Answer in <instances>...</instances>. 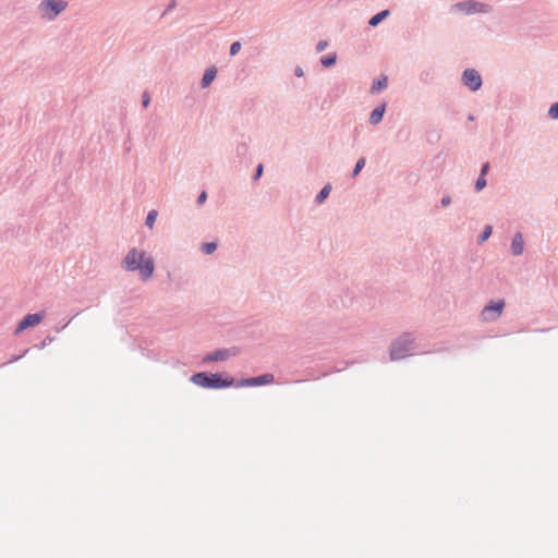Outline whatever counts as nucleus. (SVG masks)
Returning <instances> with one entry per match:
<instances>
[{
    "mask_svg": "<svg viewBox=\"0 0 558 558\" xmlns=\"http://www.w3.org/2000/svg\"><path fill=\"white\" fill-rule=\"evenodd\" d=\"M122 266L128 271H138L143 281L151 278L155 270V262L145 251L131 248L123 258Z\"/></svg>",
    "mask_w": 558,
    "mask_h": 558,
    "instance_id": "nucleus-1",
    "label": "nucleus"
},
{
    "mask_svg": "<svg viewBox=\"0 0 558 558\" xmlns=\"http://www.w3.org/2000/svg\"><path fill=\"white\" fill-rule=\"evenodd\" d=\"M190 380L205 389H226L234 386V378L223 373L197 372Z\"/></svg>",
    "mask_w": 558,
    "mask_h": 558,
    "instance_id": "nucleus-2",
    "label": "nucleus"
},
{
    "mask_svg": "<svg viewBox=\"0 0 558 558\" xmlns=\"http://www.w3.org/2000/svg\"><path fill=\"white\" fill-rule=\"evenodd\" d=\"M414 350V338L411 333H404L397 338L390 345V359L392 361L402 360L412 355Z\"/></svg>",
    "mask_w": 558,
    "mask_h": 558,
    "instance_id": "nucleus-3",
    "label": "nucleus"
},
{
    "mask_svg": "<svg viewBox=\"0 0 558 558\" xmlns=\"http://www.w3.org/2000/svg\"><path fill=\"white\" fill-rule=\"evenodd\" d=\"M68 3L64 0H43L38 4V11L44 20H54L65 8Z\"/></svg>",
    "mask_w": 558,
    "mask_h": 558,
    "instance_id": "nucleus-4",
    "label": "nucleus"
},
{
    "mask_svg": "<svg viewBox=\"0 0 558 558\" xmlns=\"http://www.w3.org/2000/svg\"><path fill=\"white\" fill-rule=\"evenodd\" d=\"M453 11L461 12L465 15H472L475 13H487L490 11V5L476 1V0H465L457 2L452 5Z\"/></svg>",
    "mask_w": 558,
    "mask_h": 558,
    "instance_id": "nucleus-5",
    "label": "nucleus"
},
{
    "mask_svg": "<svg viewBox=\"0 0 558 558\" xmlns=\"http://www.w3.org/2000/svg\"><path fill=\"white\" fill-rule=\"evenodd\" d=\"M238 351L239 350L235 347L217 349L215 351H211V352L205 354L202 359V363L204 365H206V364L214 363V362L226 361L229 357L236 355Z\"/></svg>",
    "mask_w": 558,
    "mask_h": 558,
    "instance_id": "nucleus-6",
    "label": "nucleus"
},
{
    "mask_svg": "<svg viewBox=\"0 0 558 558\" xmlns=\"http://www.w3.org/2000/svg\"><path fill=\"white\" fill-rule=\"evenodd\" d=\"M461 82L471 92H477L483 85L482 76L475 69H465L462 72Z\"/></svg>",
    "mask_w": 558,
    "mask_h": 558,
    "instance_id": "nucleus-7",
    "label": "nucleus"
},
{
    "mask_svg": "<svg viewBox=\"0 0 558 558\" xmlns=\"http://www.w3.org/2000/svg\"><path fill=\"white\" fill-rule=\"evenodd\" d=\"M275 380V377L270 373H265L255 377L242 378L241 380L234 379V387H257L271 384Z\"/></svg>",
    "mask_w": 558,
    "mask_h": 558,
    "instance_id": "nucleus-8",
    "label": "nucleus"
},
{
    "mask_svg": "<svg viewBox=\"0 0 558 558\" xmlns=\"http://www.w3.org/2000/svg\"><path fill=\"white\" fill-rule=\"evenodd\" d=\"M505 305L504 300L490 301L481 313L483 320H496L501 315Z\"/></svg>",
    "mask_w": 558,
    "mask_h": 558,
    "instance_id": "nucleus-9",
    "label": "nucleus"
},
{
    "mask_svg": "<svg viewBox=\"0 0 558 558\" xmlns=\"http://www.w3.org/2000/svg\"><path fill=\"white\" fill-rule=\"evenodd\" d=\"M43 319L44 313L41 312L25 315L17 324L14 330V335H20L27 328L38 325Z\"/></svg>",
    "mask_w": 558,
    "mask_h": 558,
    "instance_id": "nucleus-10",
    "label": "nucleus"
},
{
    "mask_svg": "<svg viewBox=\"0 0 558 558\" xmlns=\"http://www.w3.org/2000/svg\"><path fill=\"white\" fill-rule=\"evenodd\" d=\"M159 128H160V121L157 117H151L147 121V123L143 130V134H144L146 144L153 143L157 138V136L159 134Z\"/></svg>",
    "mask_w": 558,
    "mask_h": 558,
    "instance_id": "nucleus-11",
    "label": "nucleus"
},
{
    "mask_svg": "<svg viewBox=\"0 0 558 558\" xmlns=\"http://www.w3.org/2000/svg\"><path fill=\"white\" fill-rule=\"evenodd\" d=\"M511 253L513 256H520L523 254L524 251V240L521 232H517L511 241Z\"/></svg>",
    "mask_w": 558,
    "mask_h": 558,
    "instance_id": "nucleus-12",
    "label": "nucleus"
},
{
    "mask_svg": "<svg viewBox=\"0 0 558 558\" xmlns=\"http://www.w3.org/2000/svg\"><path fill=\"white\" fill-rule=\"evenodd\" d=\"M385 112H386V104L385 102L375 107L372 110L369 118H368L369 124H372V125L379 124L385 116Z\"/></svg>",
    "mask_w": 558,
    "mask_h": 558,
    "instance_id": "nucleus-13",
    "label": "nucleus"
},
{
    "mask_svg": "<svg viewBox=\"0 0 558 558\" xmlns=\"http://www.w3.org/2000/svg\"><path fill=\"white\" fill-rule=\"evenodd\" d=\"M216 75H217L216 66L213 65V66L207 68L205 70L204 75L201 81L202 88H207L208 86H210V84L215 80Z\"/></svg>",
    "mask_w": 558,
    "mask_h": 558,
    "instance_id": "nucleus-14",
    "label": "nucleus"
},
{
    "mask_svg": "<svg viewBox=\"0 0 558 558\" xmlns=\"http://www.w3.org/2000/svg\"><path fill=\"white\" fill-rule=\"evenodd\" d=\"M434 77H435V70L430 66L425 68L420 71L418 81L424 85L430 84L433 82Z\"/></svg>",
    "mask_w": 558,
    "mask_h": 558,
    "instance_id": "nucleus-15",
    "label": "nucleus"
},
{
    "mask_svg": "<svg viewBox=\"0 0 558 558\" xmlns=\"http://www.w3.org/2000/svg\"><path fill=\"white\" fill-rule=\"evenodd\" d=\"M387 84H388V78L386 75H381V76L377 77L372 83L371 93L377 94V93L381 92L383 89H385L387 87Z\"/></svg>",
    "mask_w": 558,
    "mask_h": 558,
    "instance_id": "nucleus-16",
    "label": "nucleus"
},
{
    "mask_svg": "<svg viewBox=\"0 0 558 558\" xmlns=\"http://www.w3.org/2000/svg\"><path fill=\"white\" fill-rule=\"evenodd\" d=\"M390 14L389 10H381L379 11L378 13L374 14L369 20H368V25L371 27H376L378 24H380L385 19H387V16Z\"/></svg>",
    "mask_w": 558,
    "mask_h": 558,
    "instance_id": "nucleus-17",
    "label": "nucleus"
},
{
    "mask_svg": "<svg viewBox=\"0 0 558 558\" xmlns=\"http://www.w3.org/2000/svg\"><path fill=\"white\" fill-rule=\"evenodd\" d=\"M330 191H331V185L330 184H326L318 193L317 195L315 196V202L317 204H322L326 201V198L329 196L330 194Z\"/></svg>",
    "mask_w": 558,
    "mask_h": 558,
    "instance_id": "nucleus-18",
    "label": "nucleus"
},
{
    "mask_svg": "<svg viewBox=\"0 0 558 558\" xmlns=\"http://www.w3.org/2000/svg\"><path fill=\"white\" fill-rule=\"evenodd\" d=\"M337 62V54L335 52L328 53L320 58V64L324 68H331Z\"/></svg>",
    "mask_w": 558,
    "mask_h": 558,
    "instance_id": "nucleus-19",
    "label": "nucleus"
},
{
    "mask_svg": "<svg viewBox=\"0 0 558 558\" xmlns=\"http://www.w3.org/2000/svg\"><path fill=\"white\" fill-rule=\"evenodd\" d=\"M365 163H366L365 157L359 158L357 161L355 162L353 170H352L351 177L352 178L357 177L360 174V172L363 170V168L365 167Z\"/></svg>",
    "mask_w": 558,
    "mask_h": 558,
    "instance_id": "nucleus-20",
    "label": "nucleus"
},
{
    "mask_svg": "<svg viewBox=\"0 0 558 558\" xmlns=\"http://www.w3.org/2000/svg\"><path fill=\"white\" fill-rule=\"evenodd\" d=\"M492 233H493V227L489 225L485 226L484 229L482 230L481 234L478 235V239H477L478 244L488 240L489 236L492 235Z\"/></svg>",
    "mask_w": 558,
    "mask_h": 558,
    "instance_id": "nucleus-21",
    "label": "nucleus"
},
{
    "mask_svg": "<svg viewBox=\"0 0 558 558\" xmlns=\"http://www.w3.org/2000/svg\"><path fill=\"white\" fill-rule=\"evenodd\" d=\"M216 250H217L216 242H204L201 246V251L206 255L213 254Z\"/></svg>",
    "mask_w": 558,
    "mask_h": 558,
    "instance_id": "nucleus-22",
    "label": "nucleus"
},
{
    "mask_svg": "<svg viewBox=\"0 0 558 558\" xmlns=\"http://www.w3.org/2000/svg\"><path fill=\"white\" fill-rule=\"evenodd\" d=\"M157 216H158V213L156 210H150L147 216H146V219H145V225L148 227V228H153L155 222H156V219H157Z\"/></svg>",
    "mask_w": 558,
    "mask_h": 558,
    "instance_id": "nucleus-23",
    "label": "nucleus"
},
{
    "mask_svg": "<svg viewBox=\"0 0 558 558\" xmlns=\"http://www.w3.org/2000/svg\"><path fill=\"white\" fill-rule=\"evenodd\" d=\"M487 185L486 177L478 175V178L475 181L474 190L475 192H481L485 186Z\"/></svg>",
    "mask_w": 558,
    "mask_h": 558,
    "instance_id": "nucleus-24",
    "label": "nucleus"
},
{
    "mask_svg": "<svg viewBox=\"0 0 558 558\" xmlns=\"http://www.w3.org/2000/svg\"><path fill=\"white\" fill-rule=\"evenodd\" d=\"M548 117L553 120H558V101L550 105L548 109Z\"/></svg>",
    "mask_w": 558,
    "mask_h": 558,
    "instance_id": "nucleus-25",
    "label": "nucleus"
},
{
    "mask_svg": "<svg viewBox=\"0 0 558 558\" xmlns=\"http://www.w3.org/2000/svg\"><path fill=\"white\" fill-rule=\"evenodd\" d=\"M247 150H248V146L246 143L243 142V143H239L236 145L235 151L239 157H244L247 154Z\"/></svg>",
    "mask_w": 558,
    "mask_h": 558,
    "instance_id": "nucleus-26",
    "label": "nucleus"
},
{
    "mask_svg": "<svg viewBox=\"0 0 558 558\" xmlns=\"http://www.w3.org/2000/svg\"><path fill=\"white\" fill-rule=\"evenodd\" d=\"M241 47H242L241 41H239V40L233 41L230 46V56L231 57L235 56L241 50Z\"/></svg>",
    "mask_w": 558,
    "mask_h": 558,
    "instance_id": "nucleus-27",
    "label": "nucleus"
},
{
    "mask_svg": "<svg viewBox=\"0 0 558 558\" xmlns=\"http://www.w3.org/2000/svg\"><path fill=\"white\" fill-rule=\"evenodd\" d=\"M263 171H264V167L262 163L257 165L256 169H255V172L253 174V180H258L262 174H263Z\"/></svg>",
    "mask_w": 558,
    "mask_h": 558,
    "instance_id": "nucleus-28",
    "label": "nucleus"
},
{
    "mask_svg": "<svg viewBox=\"0 0 558 558\" xmlns=\"http://www.w3.org/2000/svg\"><path fill=\"white\" fill-rule=\"evenodd\" d=\"M53 338L48 336L39 344H36L38 350H43L48 343L52 342Z\"/></svg>",
    "mask_w": 558,
    "mask_h": 558,
    "instance_id": "nucleus-29",
    "label": "nucleus"
},
{
    "mask_svg": "<svg viewBox=\"0 0 558 558\" xmlns=\"http://www.w3.org/2000/svg\"><path fill=\"white\" fill-rule=\"evenodd\" d=\"M150 104V96L147 92H144L142 95V105L147 108Z\"/></svg>",
    "mask_w": 558,
    "mask_h": 558,
    "instance_id": "nucleus-30",
    "label": "nucleus"
},
{
    "mask_svg": "<svg viewBox=\"0 0 558 558\" xmlns=\"http://www.w3.org/2000/svg\"><path fill=\"white\" fill-rule=\"evenodd\" d=\"M490 169V165L489 162H484L481 167V170H480V175H483V177H486L488 171Z\"/></svg>",
    "mask_w": 558,
    "mask_h": 558,
    "instance_id": "nucleus-31",
    "label": "nucleus"
},
{
    "mask_svg": "<svg viewBox=\"0 0 558 558\" xmlns=\"http://www.w3.org/2000/svg\"><path fill=\"white\" fill-rule=\"evenodd\" d=\"M207 199V193L205 191L201 192L196 198L197 205H203Z\"/></svg>",
    "mask_w": 558,
    "mask_h": 558,
    "instance_id": "nucleus-32",
    "label": "nucleus"
},
{
    "mask_svg": "<svg viewBox=\"0 0 558 558\" xmlns=\"http://www.w3.org/2000/svg\"><path fill=\"white\" fill-rule=\"evenodd\" d=\"M328 46V43L326 40H319L316 45V51L322 52L324 51Z\"/></svg>",
    "mask_w": 558,
    "mask_h": 558,
    "instance_id": "nucleus-33",
    "label": "nucleus"
},
{
    "mask_svg": "<svg viewBox=\"0 0 558 558\" xmlns=\"http://www.w3.org/2000/svg\"><path fill=\"white\" fill-rule=\"evenodd\" d=\"M177 7V1L175 0H171L166 10L163 11L162 15L167 14L168 12H170L171 10H173L174 8Z\"/></svg>",
    "mask_w": 558,
    "mask_h": 558,
    "instance_id": "nucleus-34",
    "label": "nucleus"
},
{
    "mask_svg": "<svg viewBox=\"0 0 558 558\" xmlns=\"http://www.w3.org/2000/svg\"><path fill=\"white\" fill-rule=\"evenodd\" d=\"M451 203V197L449 195H445L441 199H440V206L442 207H447L449 206Z\"/></svg>",
    "mask_w": 558,
    "mask_h": 558,
    "instance_id": "nucleus-35",
    "label": "nucleus"
},
{
    "mask_svg": "<svg viewBox=\"0 0 558 558\" xmlns=\"http://www.w3.org/2000/svg\"><path fill=\"white\" fill-rule=\"evenodd\" d=\"M29 351V349H26L24 350V352L21 354V355H13L10 360H9V363H13V362H16L19 361L20 359H22L27 352Z\"/></svg>",
    "mask_w": 558,
    "mask_h": 558,
    "instance_id": "nucleus-36",
    "label": "nucleus"
},
{
    "mask_svg": "<svg viewBox=\"0 0 558 558\" xmlns=\"http://www.w3.org/2000/svg\"><path fill=\"white\" fill-rule=\"evenodd\" d=\"M294 74H295V76H298V77H302V76L304 75V71H303V69H302L301 66H296V68L294 69Z\"/></svg>",
    "mask_w": 558,
    "mask_h": 558,
    "instance_id": "nucleus-37",
    "label": "nucleus"
},
{
    "mask_svg": "<svg viewBox=\"0 0 558 558\" xmlns=\"http://www.w3.org/2000/svg\"><path fill=\"white\" fill-rule=\"evenodd\" d=\"M468 120H469V121H474V120H475V117H474L472 113H469V116H468Z\"/></svg>",
    "mask_w": 558,
    "mask_h": 558,
    "instance_id": "nucleus-38",
    "label": "nucleus"
}]
</instances>
